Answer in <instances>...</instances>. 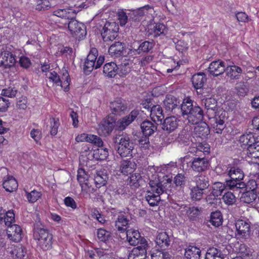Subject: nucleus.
<instances>
[{
    "instance_id": "nucleus-1",
    "label": "nucleus",
    "mask_w": 259,
    "mask_h": 259,
    "mask_svg": "<svg viewBox=\"0 0 259 259\" xmlns=\"http://www.w3.org/2000/svg\"><path fill=\"white\" fill-rule=\"evenodd\" d=\"M170 182L171 180L169 183L162 184L157 175H152L149 183L151 190H148L145 195L146 200L150 206H157L161 200L160 195H167V197H168L169 195L168 192L170 190L166 187L167 185L170 184Z\"/></svg>"
},
{
    "instance_id": "nucleus-2",
    "label": "nucleus",
    "mask_w": 259,
    "mask_h": 259,
    "mask_svg": "<svg viewBox=\"0 0 259 259\" xmlns=\"http://www.w3.org/2000/svg\"><path fill=\"white\" fill-rule=\"evenodd\" d=\"M115 149L121 157H133L134 144L129 135L122 133L117 134L112 138Z\"/></svg>"
},
{
    "instance_id": "nucleus-3",
    "label": "nucleus",
    "mask_w": 259,
    "mask_h": 259,
    "mask_svg": "<svg viewBox=\"0 0 259 259\" xmlns=\"http://www.w3.org/2000/svg\"><path fill=\"white\" fill-rule=\"evenodd\" d=\"M33 237L37 241V245L44 250H48L52 248L53 235L47 229L34 225Z\"/></svg>"
},
{
    "instance_id": "nucleus-4",
    "label": "nucleus",
    "mask_w": 259,
    "mask_h": 259,
    "mask_svg": "<svg viewBox=\"0 0 259 259\" xmlns=\"http://www.w3.org/2000/svg\"><path fill=\"white\" fill-rule=\"evenodd\" d=\"M250 222L248 220L238 219L236 221L235 237L237 239L243 241H247L250 238L251 228Z\"/></svg>"
},
{
    "instance_id": "nucleus-5",
    "label": "nucleus",
    "mask_w": 259,
    "mask_h": 259,
    "mask_svg": "<svg viewBox=\"0 0 259 259\" xmlns=\"http://www.w3.org/2000/svg\"><path fill=\"white\" fill-rule=\"evenodd\" d=\"M119 26L115 22H106L100 30L102 38L104 41H111L118 35Z\"/></svg>"
},
{
    "instance_id": "nucleus-6",
    "label": "nucleus",
    "mask_w": 259,
    "mask_h": 259,
    "mask_svg": "<svg viewBox=\"0 0 259 259\" xmlns=\"http://www.w3.org/2000/svg\"><path fill=\"white\" fill-rule=\"evenodd\" d=\"M116 118L111 114L108 115L98 125V133L102 136L106 137L112 132L116 123Z\"/></svg>"
},
{
    "instance_id": "nucleus-7",
    "label": "nucleus",
    "mask_w": 259,
    "mask_h": 259,
    "mask_svg": "<svg viewBox=\"0 0 259 259\" xmlns=\"http://www.w3.org/2000/svg\"><path fill=\"white\" fill-rule=\"evenodd\" d=\"M67 23L66 22L65 24ZM68 27L72 35L76 39H80L87 34L86 26L74 18H72L67 22Z\"/></svg>"
},
{
    "instance_id": "nucleus-8",
    "label": "nucleus",
    "mask_w": 259,
    "mask_h": 259,
    "mask_svg": "<svg viewBox=\"0 0 259 259\" xmlns=\"http://www.w3.org/2000/svg\"><path fill=\"white\" fill-rule=\"evenodd\" d=\"M164 107L167 111L178 115L180 112V100L171 95H167L163 101Z\"/></svg>"
},
{
    "instance_id": "nucleus-9",
    "label": "nucleus",
    "mask_w": 259,
    "mask_h": 259,
    "mask_svg": "<svg viewBox=\"0 0 259 259\" xmlns=\"http://www.w3.org/2000/svg\"><path fill=\"white\" fill-rule=\"evenodd\" d=\"M109 107L111 112L110 114L114 116H120L126 111L127 104L125 100L119 98L110 102Z\"/></svg>"
},
{
    "instance_id": "nucleus-10",
    "label": "nucleus",
    "mask_w": 259,
    "mask_h": 259,
    "mask_svg": "<svg viewBox=\"0 0 259 259\" xmlns=\"http://www.w3.org/2000/svg\"><path fill=\"white\" fill-rule=\"evenodd\" d=\"M190 163L192 169L197 172H203L207 170L208 167V161L205 157H193Z\"/></svg>"
},
{
    "instance_id": "nucleus-11",
    "label": "nucleus",
    "mask_w": 259,
    "mask_h": 259,
    "mask_svg": "<svg viewBox=\"0 0 259 259\" xmlns=\"http://www.w3.org/2000/svg\"><path fill=\"white\" fill-rule=\"evenodd\" d=\"M127 240L130 245L137 246L141 245L142 243H147L146 239L141 237L138 230L130 229L126 232Z\"/></svg>"
},
{
    "instance_id": "nucleus-12",
    "label": "nucleus",
    "mask_w": 259,
    "mask_h": 259,
    "mask_svg": "<svg viewBox=\"0 0 259 259\" xmlns=\"http://www.w3.org/2000/svg\"><path fill=\"white\" fill-rule=\"evenodd\" d=\"M142 243L141 245L134 247L128 256V259H146L147 251L149 246L148 243Z\"/></svg>"
},
{
    "instance_id": "nucleus-13",
    "label": "nucleus",
    "mask_w": 259,
    "mask_h": 259,
    "mask_svg": "<svg viewBox=\"0 0 259 259\" xmlns=\"http://www.w3.org/2000/svg\"><path fill=\"white\" fill-rule=\"evenodd\" d=\"M140 112L138 110H133L130 113L119 120L116 122V125L120 131H123L133 122L139 115Z\"/></svg>"
},
{
    "instance_id": "nucleus-14",
    "label": "nucleus",
    "mask_w": 259,
    "mask_h": 259,
    "mask_svg": "<svg viewBox=\"0 0 259 259\" xmlns=\"http://www.w3.org/2000/svg\"><path fill=\"white\" fill-rule=\"evenodd\" d=\"M135 42L141 56L147 54H151L153 52V49L155 45L153 40H140L135 41Z\"/></svg>"
},
{
    "instance_id": "nucleus-15",
    "label": "nucleus",
    "mask_w": 259,
    "mask_h": 259,
    "mask_svg": "<svg viewBox=\"0 0 259 259\" xmlns=\"http://www.w3.org/2000/svg\"><path fill=\"white\" fill-rule=\"evenodd\" d=\"M194 101L190 98H186L183 100V103L181 105L180 113L183 118L189 119V116L191 115L193 113V109H194Z\"/></svg>"
},
{
    "instance_id": "nucleus-16",
    "label": "nucleus",
    "mask_w": 259,
    "mask_h": 259,
    "mask_svg": "<svg viewBox=\"0 0 259 259\" xmlns=\"http://www.w3.org/2000/svg\"><path fill=\"white\" fill-rule=\"evenodd\" d=\"M225 63L222 60H218L212 62L209 64L208 71L214 76H218L225 72Z\"/></svg>"
},
{
    "instance_id": "nucleus-17",
    "label": "nucleus",
    "mask_w": 259,
    "mask_h": 259,
    "mask_svg": "<svg viewBox=\"0 0 259 259\" xmlns=\"http://www.w3.org/2000/svg\"><path fill=\"white\" fill-rule=\"evenodd\" d=\"M7 234L8 238L15 242H19L22 239V229L18 225L13 224L8 227Z\"/></svg>"
},
{
    "instance_id": "nucleus-18",
    "label": "nucleus",
    "mask_w": 259,
    "mask_h": 259,
    "mask_svg": "<svg viewBox=\"0 0 259 259\" xmlns=\"http://www.w3.org/2000/svg\"><path fill=\"white\" fill-rule=\"evenodd\" d=\"M204 115L203 110L195 103L193 113L189 116L188 122L192 124H197L203 120Z\"/></svg>"
},
{
    "instance_id": "nucleus-19",
    "label": "nucleus",
    "mask_w": 259,
    "mask_h": 259,
    "mask_svg": "<svg viewBox=\"0 0 259 259\" xmlns=\"http://www.w3.org/2000/svg\"><path fill=\"white\" fill-rule=\"evenodd\" d=\"M197 124L194 130V136L202 139H206L210 133L208 125L206 122L201 121Z\"/></svg>"
},
{
    "instance_id": "nucleus-20",
    "label": "nucleus",
    "mask_w": 259,
    "mask_h": 259,
    "mask_svg": "<svg viewBox=\"0 0 259 259\" xmlns=\"http://www.w3.org/2000/svg\"><path fill=\"white\" fill-rule=\"evenodd\" d=\"M156 121L145 120L141 123V128L144 135L150 136L157 130Z\"/></svg>"
},
{
    "instance_id": "nucleus-21",
    "label": "nucleus",
    "mask_w": 259,
    "mask_h": 259,
    "mask_svg": "<svg viewBox=\"0 0 259 259\" xmlns=\"http://www.w3.org/2000/svg\"><path fill=\"white\" fill-rule=\"evenodd\" d=\"M178 126L177 119L174 116L166 117L162 123V130L168 134L176 130Z\"/></svg>"
},
{
    "instance_id": "nucleus-22",
    "label": "nucleus",
    "mask_w": 259,
    "mask_h": 259,
    "mask_svg": "<svg viewBox=\"0 0 259 259\" xmlns=\"http://www.w3.org/2000/svg\"><path fill=\"white\" fill-rule=\"evenodd\" d=\"M124 43L116 41L110 46L108 49L109 54L113 57H118L124 55L125 50Z\"/></svg>"
},
{
    "instance_id": "nucleus-23",
    "label": "nucleus",
    "mask_w": 259,
    "mask_h": 259,
    "mask_svg": "<svg viewBox=\"0 0 259 259\" xmlns=\"http://www.w3.org/2000/svg\"><path fill=\"white\" fill-rule=\"evenodd\" d=\"M105 60L104 56H100L96 63H94L92 61L86 60L84 61L83 65V71L86 74H89L93 70L100 68L103 64Z\"/></svg>"
},
{
    "instance_id": "nucleus-24",
    "label": "nucleus",
    "mask_w": 259,
    "mask_h": 259,
    "mask_svg": "<svg viewBox=\"0 0 259 259\" xmlns=\"http://www.w3.org/2000/svg\"><path fill=\"white\" fill-rule=\"evenodd\" d=\"M155 242L161 250H165L170 246L171 240L166 232H162L157 235Z\"/></svg>"
},
{
    "instance_id": "nucleus-25",
    "label": "nucleus",
    "mask_w": 259,
    "mask_h": 259,
    "mask_svg": "<svg viewBox=\"0 0 259 259\" xmlns=\"http://www.w3.org/2000/svg\"><path fill=\"white\" fill-rule=\"evenodd\" d=\"M15 59L12 53L9 51L2 52L0 56V65L5 68H10L15 63Z\"/></svg>"
},
{
    "instance_id": "nucleus-26",
    "label": "nucleus",
    "mask_w": 259,
    "mask_h": 259,
    "mask_svg": "<svg viewBox=\"0 0 259 259\" xmlns=\"http://www.w3.org/2000/svg\"><path fill=\"white\" fill-rule=\"evenodd\" d=\"M129 219L123 214L118 215L115 222V226L121 233L126 232L129 225Z\"/></svg>"
},
{
    "instance_id": "nucleus-27",
    "label": "nucleus",
    "mask_w": 259,
    "mask_h": 259,
    "mask_svg": "<svg viewBox=\"0 0 259 259\" xmlns=\"http://www.w3.org/2000/svg\"><path fill=\"white\" fill-rule=\"evenodd\" d=\"M227 76L231 80H238L240 79L242 69L236 65H230L226 66L225 71Z\"/></svg>"
},
{
    "instance_id": "nucleus-28",
    "label": "nucleus",
    "mask_w": 259,
    "mask_h": 259,
    "mask_svg": "<svg viewBox=\"0 0 259 259\" xmlns=\"http://www.w3.org/2000/svg\"><path fill=\"white\" fill-rule=\"evenodd\" d=\"M183 209L182 211L186 212L189 219L190 221H196L198 217L200 215L202 211V208L198 207H188L186 205H184L183 207H181Z\"/></svg>"
},
{
    "instance_id": "nucleus-29",
    "label": "nucleus",
    "mask_w": 259,
    "mask_h": 259,
    "mask_svg": "<svg viewBox=\"0 0 259 259\" xmlns=\"http://www.w3.org/2000/svg\"><path fill=\"white\" fill-rule=\"evenodd\" d=\"M118 66L113 62H110L106 63L103 68V72L104 75L108 78H112L118 73Z\"/></svg>"
},
{
    "instance_id": "nucleus-30",
    "label": "nucleus",
    "mask_w": 259,
    "mask_h": 259,
    "mask_svg": "<svg viewBox=\"0 0 259 259\" xmlns=\"http://www.w3.org/2000/svg\"><path fill=\"white\" fill-rule=\"evenodd\" d=\"M206 80V76L203 72L195 74L191 78L193 86L197 90L202 88Z\"/></svg>"
},
{
    "instance_id": "nucleus-31",
    "label": "nucleus",
    "mask_w": 259,
    "mask_h": 259,
    "mask_svg": "<svg viewBox=\"0 0 259 259\" xmlns=\"http://www.w3.org/2000/svg\"><path fill=\"white\" fill-rule=\"evenodd\" d=\"M53 13L54 16L67 19V22L72 18H75L76 16L75 11L69 9H58L55 10Z\"/></svg>"
},
{
    "instance_id": "nucleus-32",
    "label": "nucleus",
    "mask_w": 259,
    "mask_h": 259,
    "mask_svg": "<svg viewBox=\"0 0 259 259\" xmlns=\"http://www.w3.org/2000/svg\"><path fill=\"white\" fill-rule=\"evenodd\" d=\"M94 180L97 188L105 185L108 180L107 171L105 170L97 171Z\"/></svg>"
},
{
    "instance_id": "nucleus-33",
    "label": "nucleus",
    "mask_w": 259,
    "mask_h": 259,
    "mask_svg": "<svg viewBox=\"0 0 259 259\" xmlns=\"http://www.w3.org/2000/svg\"><path fill=\"white\" fill-rule=\"evenodd\" d=\"M190 196L192 201H199L203 198L205 191L197 187L189 184Z\"/></svg>"
},
{
    "instance_id": "nucleus-34",
    "label": "nucleus",
    "mask_w": 259,
    "mask_h": 259,
    "mask_svg": "<svg viewBox=\"0 0 259 259\" xmlns=\"http://www.w3.org/2000/svg\"><path fill=\"white\" fill-rule=\"evenodd\" d=\"M184 255L186 259H200L201 250L196 246L189 245L185 249Z\"/></svg>"
},
{
    "instance_id": "nucleus-35",
    "label": "nucleus",
    "mask_w": 259,
    "mask_h": 259,
    "mask_svg": "<svg viewBox=\"0 0 259 259\" xmlns=\"http://www.w3.org/2000/svg\"><path fill=\"white\" fill-rule=\"evenodd\" d=\"M137 167L136 163L131 160H123L121 162L120 170L125 175L131 174Z\"/></svg>"
},
{
    "instance_id": "nucleus-36",
    "label": "nucleus",
    "mask_w": 259,
    "mask_h": 259,
    "mask_svg": "<svg viewBox=\"0 0 259 259\" xmlns=\"http://www.w3.org/2000/svg\"><path fill=\"white\" fill-rule=\"evenodd\" d=\"M194 182L195 183V186L201 188L205 191L209 186V179L206 176L201 174L194 177Z\"/></svg>"
},
{
    "instance_id": "nucleus-37",
    "label": "nucleus",
    "mask_w": 259,
    "mask_h": 259,
    "mask_svg": "<svg viewBox=\"0 0 259 259\" xmlns=\"http://www.w3.org/2000/svg\"><path fill=\"white\" fill-rule=\"evenodd\" d=\"M150 117L153 121L161 122L164 118L161 107L158 105H153L151 109Z\"/></svg>"
},
{
    "instance_id": "nucleus-38",
    "label": "nucleus",
    "mask_w": 259,
    "mask_h": 259,
    "mask_svg": "<svg viewBox=\"0 0 259 259\" xmlns=\"http://www.w3.org/2000/svg\"><path fill=\"white\" fill-rule=\"evenodd\" d=\"M211 124L214 132L218 134H222L226 127L224 119H222L220 116H217L212 119Z\"/></svg>"
},
{
    "instance_id": "nucleus-39",
    "label": "nucleus",
    "mask_w": 259,
    "mask_h": 259,
    "mask_svg": "<svg viewBox=\"0 0 259 259\" xmlns=\"http://www.w3.org/2000/svg\"><path fill=\"white\" fill-rule=\"evenodd\" d=\"M225 254L222 251L214 247L209 248L206 254L205 259H224Z\"/></svg>"
},
{
    "instance_id": "nucleus-40",
    "label": "nucleus",
    "mask_w": 259,
    "mask_h": 259,
    "mask_svg": "<svg viewBox=\"0 0 259 259\" xmlns=\"http://www.w3.org/2000/svg\"><path fill=\"white\" fill-rule=\"evenodd\" d=\"M4 188L7 192H12L18 188V183L16 180L12 176H9L3 184Z\"/></svg>"
},
{
    "instance_id": "nucleus-41",
    "label": "nucleus",
    "mask_w": 259,
    "mask_h": 259,
    "mask_svg": "<svg viewBox=\"0 0 259 259\" xmlns=\"http://www.w3.org/2000/svg\"><path fill=\"white\" fill-rule=\"evenodd\" d=\"M223 221V215L220 210H216L210 213L209 222L212 226L218 227L222 225Z\"/></svg>"
},
{
    "instance_id": "nucleus-42",
    "label": "nucleus",
    "mask_w": 259,
    "mask_h": 259,
    "mask_svg": "<svg viewBox=\"0 0 259 259\" xmlns=\"http://www.w3.org/2000/svg\"><path fill=\"white\" fill-rule=\"evenodd\" d=\"M77 179L81 188H83L84 185L87 187H91L89 182V176L85 172L84 169H78Z\"/></svg>"
},
{
    "instance_id": "nucleus-43",
    "label": "nucleus",
    "mask_w": 259,
    "mask_h": 259,
    "mask_svg": "<svg viewBox=\"0 0 259 259\" xmlns=\"http://www.w3.org/2000/svg\"><path fill=\"white\" fill-rule=\"evenodd\" d=\"M256 139L252 133H249L241 135L239 139V142L241 144V146L249 147L254 143Z\"/></svg>"
},
{
    "instance_id": "nucleus-44",
    "label": "nucleus",
    "mask_w": 259,
    "mask_h": 259,
    "mask_svg": "<svg viewBox=\"0 0 259 259\" xmlns=\"http://www.w3.org/2000/svg\"><path fill=\"white\" fill-rule=\"evenodd\" d=\"M143 181L142 177L139 173L131 175L127 179L128 184L134 188L139 187Z\"/></svg>"
},
{
    "instance_id": "nucleus-45",
    "label": "nucleus",
    "mask_w": 259,
    "mask_h": 259,
    "mask_svg": "<svg viewBox=\"0 0 259 259\" xmlns=\"http://www.w3.org/2000/svg\"><path fill=\"white\" fill-rule=\"evenodd\" d=\"M246 154L251 158L259 159V142L255 141L253 144L247 147Z\"/></svg>"
},
{
    "instance_id": "nucleus-46",
    "label": "nucleus",
    "mask_w": 259,
    "mask_h": 259,
    "mask_svg": "<svg viewBox=\"0 0 259 259\" xmlns=\"http://www.w3.org/2000/svg\"><path fill=\"white\" fill-rule=\"evenodd\" d=\"M228 172L229 177L233 180L242 181L244 178L243 171L237 167H231Z\"/></svg>"
},
{
    "instance_id": "nucleus-47",
    "label": "nucleus",
    "mask_w": 259,
    "mask_h": 259,
    "mask_svg": "<svg viewBox=\"0 0 259 259\" xmlns=\"http://www.w3.org/2000/svg\"><path fill=\"white\" fill-rule=\"evenodd\" d=\"M257 196L256 192L247 191L241 194L240 199L241 202L250 204L255 200Z\"/></svg>"
},
{
    "instance_id": "nucleus-48",
    "label": "nucleus",
    "mask_w": 259,
    "mask_h": 259,
    "mask_svg": "<svg viewBox=\"0 0 259 259\" xmlns=\"http://www.w3.org/2000/svg\"><path fill=\"white\" fill-rule=\"evenodd\" d=\"M131 71V64L128 61H123L118 67V74L123 77L128 74Z\"/></svg>"
},
{
    "instance_id": "nucleus-49",
    "label": "nucleus",
    "mask_w": 259,
    "mask_h": 259,
    "mask_svg": "<svg viewBox=\"0 0 259 259\" xmlns=\"http://www.w3.org/2000/svg\"><path fill=\"white\" fill-rule=\"evenodd\" d=\"M226 185L230 188V189H240L245 187V183L242 181H238L233 180L230 178L229 180H226Z\"/></svg>"
},
{
    "instance_id": "nucleus-50",
    "label": "nucleus",
    "mask_w": 259,
    "mask_h": 259,
    "mask_svg": "<svg viewBox=\"0 0 259 259\" xmlns=\"http://www.w3.org/2000/svg\"><path fill=\"white\" fill-rule=\"evenodd\" d=\"M97 236L98 240L103 242L108 241L111 236L110 232L101 228L97 230Z\"/></svg>"
},
{
    "instance_id": "nucleus-51",
    "label": "nucleus",
    "mask_w": 259,
    "mask_h": 259,
    "mask_svg": "<svg viewBox=\"0 0 259 259\" xmlns=\"http://www.w3.org/2000/svg\"><path fill=\"white\" fill-rule=\"evenodd\" d=\"M166 31V26L162 23H156L154 27L153 36L157 37L160 36H164Z\"/></svg>"
},
{
    "instance_id": "nucleus-52",
    "label": "nucleus",
    "mask_w": 259,
    "mask_h": 259,
    "mask_svg": "<svg viewBox=\"0 0 259 259\" xmlns=\"http://www.w3.org/2000/svg\"><path fill=\"white\" fill-rule=\"evenodd\" d=\"M3 218V221L5 223V225L8 227L13 225L15 223V213L13 210H9L6 211Z\"/></svg>"
},
{
    "instance_id": "nucleus-53",
    "label": "nucleus",
    "mask_w": 259,
    "mask_h": 259,
    "mask_svg": "<svg viewBox=\"0 0 259 259\" xmlns=\"http://www.w3.org/2000/svg\"><path fill=\"white\" fill-rule=\"evenodd\" d=\"M51 8L48 0H36L35 9L38 11H45Z\"/></svg>"
},
{
    "instance_id": "nucleus-54",
    "label": "nucleus",
    "mask_w": 259,
    "mask_h": 259,
    "mask_svg": "<svg viewBox=\"0 0 259 259\" xmlns=\"http://www.w3.org/2000/svg\"><path fill=\"white\" fill-rule=\"evenodd\" d=\"M95 155L96 156V158L100 160H105L109 155L108 149L101 147L96 151Z\"/></svg>"
},
{
    "instance_id": "nucleus-55",
    "label": "nucleus",
    "mask_w": 259,
    "mask_h": 259,
    "mask_svg": "<svg viewBox=\"0 0 259 259\" xmlns=\"http://www.w3.org/2000/svg\"><path fill=\"white\" fill-rule=\"evenodd\" d=\"M223 199L224 202L228 205H233L236 202V197L231 192H225L223 196Z\"/></svg>"
},
{
    "instance_id": "nucleus-56",
    "label": "nucleus",
    "mask_w": 259,
    "mask_h": 259,
    "mask_svg": "<svg viewBox=\"0 0 259 259\" xmlns=\"http://www.w3.org/2000/svg\"><path fill=\"white\" fill-rule=\"evenodd\" d=\"M235 89L238 95L240 96H245L247 92V89L245 83L243 81H240L236 84Z\"/></svg>"
},
{
    "instance_id": "nucleus-57",
    "label": "nucleus",
    "mask_w": 259,
    "mask_h": 259,
    "mask_svg": "<svg viewBox=\"0 0 259 259\" xmlns=\"http://www.w3.org/2000/svg\"><path fill=\"white\" fill-rule=\"evenodd\" d=\"M174 182L176 186L184 188L186 184V177L185 175L178 174L175 176Z\"/></svg>"
},
{
    "instance_id": "nucleus-58",
    "label": "nucleus",
    "mask_w": 259,
    "mask_h": 259,
    "mask_svg": "<svg viewBox=\"0 0 259 259\" xmlns=\"http://www.w3.org/2000/svg\"><path fill=\"white\" fill-rule=\"evenodd\" d=\"M237 250L243 257H248L251 253L249 248L244 243L240 244L237 247Z\"/></svg>"
},
{
    "instance_id": "nucleus-59",
    "label": "nucleus",
    "mask_w": 259,
    "mask_h": 259,
    "mask_svg": "<svg viewBox=\"0 0 259 259\" xmlns=\"http://www.w3.org/2000/svg\"><path fill=\"white\" fill-rule=\"evenodd\" d=\"M51 130L50 134L52 136H55L58 133V128L60 125L58 118H50Z\"/></svg>"
},
{
    "instance_id": "nucleus-60",
    "label": "nucleus",
    "mask_w": 259,
    "mask_h": 259,
    "mask_svg": "<svg viewBox=\"0 0 259 259\" xmlns=\"http://www.w3.org/2000/svg\"><path fill=\"white\" fill-rule=\"evenodd\" d=\"M148 136L144 135L139 140V146L145 150L148 149L150 147L149 139Z\"/></svg>"
},
{
    "instance_id": "nucleus-61",
    "label": "nucleus",
    "mask_w": 259,
    "mask_h": 259,
    "mask_svg": "<svg viewBox=\"0 0 259 259\" xmlns=\"http://www.w3.org/2000/svg\"><path fill=\"white\" fill-rule=\"evenodd\" d=\"M41 195V194L40 192L33 190L30 193L27 194V198L29 202L33 203L36 201Z\"/></svg>"
},
{
    "instance_id": "nucleus-62",
    "label": "nucleus",
    "mask_w": 259,
    "mask_h": 259,
    "mask_svg": "<svg viewBox=\"0 0 259 259\" xmlns=\"http://www.w3.org/2000/svg\"><path fill=\"white\" fill-rule=\"evenodd\" d=\"M10 105V103L8 99L0 96V112H6Z\"/></svg>"
},
{
    "instance_id": "nucleus-63",
    "label": "nucleus",
    "mask_w": 259,
    "mask_h": 259,
    "mask_svg": "<svg viewBox=\"0 0 259 259\" xmlns=\"http://www.w3.org/2000/svg\"><path fill=\"white\" fill-rule=\"evenodd\" d=\"M98 55V51L95 48H92L91 49L87 57L86 60L89 61H92L94 63H96V60Z\"/></svg>"
},
{
    "instance_id": "nucleus-64",
    "label": "nucleus",
    "mask_w": 259,
    "mask_h": 259,
    "mask_svg": "<svg viewBox=\"0 0 259 259\" xmlns=\"http://www.w3.org/2000/svg\"><path fill=\"white\" fill-rule=\"evenodd\" d=\"M48 78L50 80L52 81L54 83H55L57 85L62 86V82L60 78V76L58 75L57 73L55 71H53V72L50 73V75Z\"/></svg>"
}]
</instances>
